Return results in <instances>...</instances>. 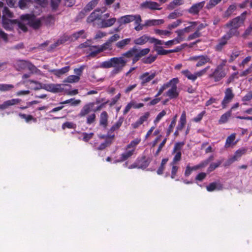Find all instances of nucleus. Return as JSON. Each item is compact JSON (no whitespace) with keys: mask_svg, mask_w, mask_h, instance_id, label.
Masks as SVG:
<instances>
[{"mask_svg":"<svg viewBox=\"0 0 252 252\" xmlns=\"http://www.w3.org/2000/svg\"><path fill=\"white\" fill-rule=\"evenodd\" d=\"M13 14L6 7L2 11V24L3 27L6 30H11L14 26L17 24L22 31L25 32L27 31V25H29L34 29H37L41 25V21L39 19L33 15L26 14L22 15V21L18 22L17 20L12 19Z\"/></svg>","mask_w":252,"mask_h":252,"instance_id":"nucleus-1","label":"nucleus"},{"mask_svg":"<svg viewBox=\"0 0 252 252\" xmlns=\"http://www.w3.org/2000/svg\"><path fill=\"white\" fill-rule=\"evenodd\" d=\"M246 14V12L243 13L240 16L233 19L226 24V26L230 28V31L228 32H231L233 35L238 34L236 29L243 24Z\"/></svg>","mask_w":252,"mask_h":252,"instance_id":"nucleus-2","label":"nucleus"},{"mask_svg":"<svg viewBox=\"0 0 252 252\" xmlns=\"http://www.w3.org/2000/svg\"><path fill=\"white\" fill-rule=\"evenodd\" d=\"M179 80L178 78H174L170 80V89L164 94V95L169 97L170 99L175 98L179 95V91L177 88V84Z\"/></svg>","mask_w":252,"mask_h":252,"instance_id":"nucleus-3","label":"nucleus"},{"mask_svg":"<svg viewBox=\"0 0 252 252\" xmlns=\"http://www.w3.org/2000/svg\"><path fill=\"white\" fill-rule=\"evenodd\" d=\"M197 23L196 22H190V25L180 30L176 31L175 32L177 34V36L175 38L177 40V42L179 43L185 40V34L189 33L193 31L197 25Z\"/></svg>","mask_w":252,"mask_h":252,"instance_id":"nucleus-4","label":"nucleus"},{"mask_svg":"<svg viewBox=\"0 0 252 252\" xmlns=\"http://www.w3.org/2000/svg\"><path fill=\"white\" fill-rule=\"evenodd\" d=\"M113 67L114 69L111 73L113 75H115L120 72L125 66L127 60L124 59L123 57L113 58Z\"/></svg>","mask_w":252,"mask_h":252,"instance_id":"nucleus-5","label":"nucleus"},{"mask_svg":"<svg viewBox=\"0 0 252 252\" xmlns=\"http://www.w3.org/2000/svg\"><path fill=\"white\" fill-rule=\"evenodd\" d=\"M187 61L196 62L195 66L197 67H201L207 63L211 62V59L207 55H199L190 56L187 59Z\"/></svg>","mask_w":252,"mask_h":252,"instance_id":"nucleus-6","label":"nucleus"},{"mask_svg":"<svg viewBox=\"0 0 252 252\" xmlns=\"http://www.w3.org/2000/svg\"><path fill=\"white\" fill-rule=\"evenodd\" d=\"M110 17V13H107L101 15V21L97 23L98 26L100 28H107L112 26L116 22V18L113 17L106 19Z\"/></svg>","mask_w":252,"mask_h":252,"instance_id":"nucleus-7","label":"nucleus"},{"mask_svg":"<svg viewBox=\"0 0 252 252\" xmlns=\"http://www.w3.org/2000/svg\"><path fill=\"white\" fill-rule=\"evenodd\" d=\"M155 42H159L158 39L154 37H151L147 34H143L136 38L133 41L135 44L139 45H142L148 42L150 43H153L154 44Z\"/></svg>","mask_w":252,"mask_h":252,"instance_id":"nucleus-8","label":"nucleus"},{"mask_svg":"<svg viewBox=\"0 0 252 252\" xmlns=\"http://www.w3.org/2000/svg\"><path fill=\"white\" fill-rule=\"evenodd\" d=\"M94 102H89L86 104L81 109L78 116L79 117H86L91 114L90 113L92 112L93 113L98 111L99 108H94Z\"/></svg>","mask_w":252,"mask_h":252,"instance_id":"nucleus-9","label":"nucleus"},{"mask_svg":"<svg viewBox=\"0 0 252 252\" xmlns=\"http://www.w3.org/2000/svg\"><path fill=\"white\" fill-rule=\"evenodd\" d=\"M40 87L38 89H44L48 92L54 93H60L63 91V89L62 87V84H39Z\"/></svg>","mask_w":252,"mask_h":252,"instance_id":"nucleus-10","label":"nucleus"},{"mask_svg":"<svg viewBox=\"0 0 252 252\" xmlns=\"http://www.w3.org/2000/svg\"><path fill=\"white\" fill-rule=\"evenodd\" d=\"M106 11L105 8H96L94 11L87 18L88 23H93L95 21H97L99 23L101 19V14Z\"/></svg>","mask_w":252,"mask_h":252,"instance_id":"nucleus-11","label":"nucleus"},{"mask_svg":"<svg viewBox=\"0 0 252 252\" xmlns=\"http://www.w3.org/2000/svg\"><path fill=\"white\" fill-rule=\"evenodd\" d=\"M247 151V149L246 148L239 149L235 152L234 155L227 160L225 165L226 166L229 165L234 161L238 160L243 155L246 153Z\"/></svg>","mask_w":252,"mask_h":252,"instance_id":"nucleus-12","label":"nucleus"},{"mask_svg":"<svg viewBox=\"0 0 252 252\" xmlns=\"http://www.w3.org/2000/svg\"><path fill=\"white\" fill-rule=\"evenodd\" d=\"M157 73L156 71H151L150 72H146L142 74L139 76V79L141 81V84L142 86H145L147 83L152 80L157 75Z\"/></svg>","mask_w":252,"mask_h":252,"instance_id":"nucleus-13","label":"nucleus"},{"mask_svg":"<svg viewBox=\"0 0 252 252\" xmlns=\"http://www.w3.org/2000/svg\"><path fill=\"white\" fill-rule=\"evenodd\" d=\"M15 66L18 70L28 68L32 71H34L36 69L35 66L26 61H20L17 62L15 63Z\"/></svg>","mask_w":252,"mask_h":252,"instance_id":"nucleus-14","label":"nucleus"},{"mask_svg":"<svg viewBox=\"0 0 252 252\" xmlns=\"http://www.w3.org/2000/svg\"><path fill=\"white\" fill-rule=\"evenodd\" d=\"M225 95L221 102V105L223 108H225L227 104L229 103L234 96L232 90L230 88H227L225 91Z\"/></svg>","mask_w":252,"mask_h":252,"instance_id":"nucleus-15","label":"nucleus"},{"mask_svg":"<svg viewBox=\"0 0 252 252\" xmlns=\"http://www.w3.org/2000/svg\"><path fill=\"white\" fill-rule=\"evenodd\" d=\"M107 44H103L100 46H91L89 47V50H87V53H89V56L90 57H94L100 52L107 50L105 48Z\"/></svg>","mask_w":252,"mask_h":252,"instance_id":"nucleus-16","label":"nucleus"},{"mask_svg":"<svg viewBox=\"0 0 252 252\" xmlns=\"http://www.w3.org/2000/svg\"><path fill=\"white\" fill-rule=\"evenodd\" d=\"M231 32H228L219 40L218 43L216 45L215 49L217 51H220L226 44L227 41L232 37Z\"/></svg>","mask_w":252,"mask_h":252,"instance_id":"nucleus-17","label":"nucleus"},{"mask_svg":"<svg viewBox=\"0 0 252 252\" xmlns=\"http://www.w3.org/2000/svg\"><path fill=\"white\" fill-rule=\"evenodd\" d=\"M224 65V63L219 64L213 72V76L215 78L216 81H219L225 76L226 73L223 70Z\"/></svg>","mask_w":252,"mask_h":252,"instance_id":"nucleus-18","label":"nucleus"},{"mask_svg":"<svg viewBox=\"0 0 252 252\" xmlns=\"http://www.w3.org/2000/svg\"><path fill=\"white\" fill-rule=\"evenodd\" d=\"M158 42H155L154 43V49L159 55H165L169 53H172L175 50H166L163 49L162 46H158V45H163V41L158 39Z\"/></svg>","mask_w":252,"mask_h":252,"instance_id":"nucleus-19","label":"nucleus"},{"mask_svg":"<svg viewBox=\"0 0 252 252\" xmlns=\"http://www.w3.org/2000/svg\"><path fill=\"white\" fill-rule=\"evenodd\" d=\"M140 6L143 8H148L151 10H160V5L155 1L146 0L141 3Z\"/></svg>","mask_w":252,"mask_h":252,"instance_id":"nucleus-20","label":"nucleus"},{"mask_svg":"<svg viewBox=\"0 0 252 252\" xmlns=\"http://www.w3.org/2000/svg\"><path fill=\"white\" fill-rule=\"evenodd\" d=\"M134 18H135V15H126L118 18L117 22L119 26H121L133 22L134 20Z\"/></svg>","mask_w":252,"mask_h":252,"instance_id":"nucleus-21","label":"nucleus"},{"mask_svg":"<svg viewBox=\"0 0 252 252\" xmlns=\"http://www.w3.org/2000/svg\"><path fill=\"white\" fill-rule=\"evenodd\" d=\"M134 152L133 150H130L126 148V151L121 154L120 157L119 158L115 160L114 162H120L126 160L133 154Z\"/></svg>","mask_w":252,"mask_h":252,"instance_id":"nucleus-22","label":"nucleus"},{"mask_svg":"<svg viewBox=\"0 0 252 252\" xmlns=\"http://www.w3.org/2000/svg\"><path fill=\"white\" fill-rule=\"evenodd\" d=\"M205 4V1H203L193 4L188 10L189 13L192 14H197L203 7Z\"/></svg>","mask_w":252,"mask_h":252,"instance_id":"nucleus-23","label":"nucleus"},{"mask_svg":"<svg viewBox=\"0 0 252 252\" xmlns=\"http://www.w3.org/2000/svg\"><path fill=\"white\" fill-rule=\"evenodd\" d=\"M149 116L150 114L149 112L144 113V114L141 116L135 122L131 124L132 128H137L139 127L144 122L148 120Z\"/></svg>","mask_w":252,"mask_h":252,"instance_id":"nucleus-24","label":"nucleus"},{"mask_svg":"<svg viewBox=\"0 0 252 252\" xmlns=\"http://www.w3.org/2000/svg\"><path fill=\"white\" fill-rule=\"evenodd\" d=\"M21 99L19 98H13L4 101L2 104H0V109L4 110L10 106L15 105L19 103Z\"/></svg>","mask_w":252,"mask_h":252,"instance_id":"nucleus-25","label":"nucleus"},{"mask_svg":"<svg viewBox=\"0 0 252 252\" xmlns=\"http://www.w3.org/2000/svg\"><path fill=\"white\" fill-rule=\"evenodd\" d=\"M236 136V134L233 133L227 137L224 145L226 148L233 147L236 144L237 142L235 141Z\"/></svg>","mask_w":252,"mask_h":252,"instance_id":"nucleus-26","label":"nucleus"},{"mask_svg":"<svg viewBox=\"0 0 252 252\" xmlns=\"http://www.w3.org/2000/svg\"><path fill=\"white\" fill-rule=\"evenodd\" d=\"M164 20L162 19H151L145 21L144 25L146 27L158 26L163 24Z\"/></svg>","mask_w":252,"mask_h":252,"instance_id":"nucleus-27","label":"nucleus"},{"mask_svg":"<svg viewBox=\"0 0 252 252\" xmlns=\"http://www.w3.org/2000/svg\"><path fill=\"white\" fill-rule=\"evenodd\" d=\"M70 69L69 66H66L63 67L61 69H52L50 70V72L54 73V75L58 77H60L61 75L65 74V73L68 72Z\"/></svg>","mask_w":252,"mask_h":252,"instance_id":"nucleus-28","label":"nucleus"},{"mask_svg":"<svg viewBox=\"0 0 252 252\" xmlns=\"http://www.w3.org/2000/svg\"><path fill=\"white\" fill-rule=\"evenodd\" d=\"M149 163V162L148 160L145 158H143L140 160L138 161V164H134L133 165H131L129 167V168H134L136 167H138L139 168H145L148 166Z\"/></svg>","mask_w":252,"mask_h":252,"instance_id":"nucleus-29","label":"nucleus"},{"mask_svg":"<svg viewBox=\"0 0 252 252\" xmlns=\"http://www.w3.org/2000/svg\"><path fill=\"white\" fill-rule=\"evenodd\" d=\"M87 37L86 33L84 30H81L77 32H74L70 36V40L73 41L79 38H85Z\"/></svg>","mask_w":252,"mask_h":252,"instance_id":"nucleus-30","label":"nucleus"},{"mask_svg":"<svg viewBox=\"0 0 252 252\" xmlns=\"http://www.w3.org/2000/svg\"><path fill=\"white\" fill-rule=\"evenodd\" d=\"M108 116L106 111H103L100 115L99 124L100 126L106 127L108 124Z\"/></svg>","mask_w":252,"mask_h":252,"instance_id":"nucleus-31","label":"nucleus"},{"mask_svg":"<svg viewBox=\"0 0 252 252\" xmlns=\"http://www.w3.org/2000/svg\"><path fill=\"white\" fill-rule=\"evenodd\" d=\"M154 32L156 34L159 35L162 38L168 37L171 34V32L169 31L160 30L158 29H154Z\"/></svg>","mask_w":252,"mask_h":252,"instance_id":"nucleus-32","label":"nucleus"},{"mask_svg":"<svg viewBox=\"0 0 252 252\" xmlns=\"http://www.w3.org/2000/svg\"><path fill=\"white\" fill-rule=\"evenodd\" d=\"M120 38V36L119 34L116 33L111 36L108 40L107 42L104 43V44H107V45H106L105 48L106 49H111V43L112 42H115L117 41L118 39Z\"/></svg>","mask_w":252,"mask_h":252,"instance_id":"nucleus-33","label":"nucleus"},{"mask_svg":"<svg viewBox=\"0 0 252 252\" xmlns=\"http://www.w3.org/2000/svg\"><path fill=\"white\" fill-rule=\"evenodd\" d=\"M186 123V113L185 111L183 112L178 125L177 127V130H182Z\"/></svg>","mask_w":252,"mask_h":252,"instance_id":"nucleus-34","label":"nucleus"},{"mask_svg":"<svg viewBox=\"0 0 252 252\" xmlns=\"http://www.w3.org/2000/svg\"><path fill=\"white\" fill-rule=\"evenodd\" d=\"M206 189L208 191H212L215 190H220L222 189V187L220 184L213 183L207 186Z\"/></svg>","mask_w":252,"mask_h":252,"instance_id":"nucleus-35","label":"nucleus"},{"mask_svg":"<svg viewBox=\"0 0 252 252\" xmlns=\"http://www.w3.org/2000/svg\"><path fill=\"white\" fill-rule=\"evenodd\" d=\"M32 4L31 0H20L19 1V6L22 9L28 8Z\"/></svg>","mask_w":252,"mask_h":252,"instance_id":"nucleus-36","label":"nucleus"},{"mask_svg":"<svg viewBox=\"0 0 252 252\" xmlns=\"http://www.w3.org/2000/svg\"><path fill=\"white\" fill-rule=\"evenodd\" d=\"M157 55L150 54L147 57L143 58L142 59V63L146 64L153 63L157 59Z\"/></svg>","mask_w":252,"mask_h":252,"instance_id":"nucleus-37","label":"nucleus"},{"mask_svg":"<svg viewBox=\"0 0 252 252\" xmlns=\"http://www.w3.org/2000/svg\"><path fill=\"white\" fill-rule=\"evenodd\" d=\"M80 80V77L79 76H76L74 75H71L68 76L64 81V82L69 83H73L78 82Z\"/></svg>","mask_w":252,"mask_h":252,"instance_id":"nucleus-38","label":"nucleus"},{"mask_svg":"<svg viewBox=\"0 0 252 252\" xmlns=\"http://www.w3.org/2000/svg\"><path fill=\"white\" fill-rule=\"evenodd\" d=\"M131 41V38H128L123 39L121 41H118L116 46L117 47L119 48H123L125 47L126 45H128L130 42Z\"/></svg>","mask_w":252,"mask_h":252,"instance_id":"nucleus-39","label":"nucleus"},{"mask_svg":"<svg viewBox=\"0 0 252 252\" xmlns=\"http://www.w3.org/2000/svg\"><path fill=\"white\" fill-rule=\"evenodd\" d=\"M140 142L141 138H136L130 142V143L127 146V148L130 150H133L134 152L135 147Z\"/></svg>","mask_w":252,"mask_h":252,"instance_id":"nucleus-40","label":"nucleus"},{"mask_svg":"<svg viewBox=\"0 0 252 252\" xmlns=\"http://www.w3.org/2000/svg\"><path fill=\"white\" fill-rule=\"evenodd\" d=\"M113 137L114 135H113L112 136H108L105 142L101 143L98 148V149L99 150H102L104 149L106 147H107L108 146H109V145H110L112 142Z\"/></svg>","mask_w":252,"mask_h":252,"instance_id":"nucleus-41","label":"nucleus"},{"mask_svg":"<svg viewBox=\"0 0 252 252\" xmlns=\"http://www.w3.org/2000/svg\"><path fill=\"white\" fill-rule=\"evenodd\" d=\"M184 3V0H173L168 4V8L169 9H173L176 6L182 5Z\"/></svg>","mask_w":252,"mask_h":252,"instance_id":"nucleus-42","label":"nucleus"},{"mask_svg":"<svg viewBox=\"0 0 252 252\" xmlns=\"http://www.w3.org/2000/svg\"><path fill=\"white\" fill-rule=\"evenodd\" d=\"M19 116L22 119H25L27 123H29L31 121H32L33 122H36L37 121L36 118H34L31 115H26L25 114L20 113Z\"/></svg>","mask_w":252,"mask_h":252,"instance_id":"nucleus-43","label":"nucleus"},{"mask_svg":"<svg viewBox=\"0 0 252 252\" xmlns=\"http://www.w3.org/2000/svg\"><path fill=\"white\" fill-rule=\"evenodd\" d=\"M86 117V123L87 125H90L94 124L96 119V115L95 112L92 113Z\"/></svg>","mask_w":252,"mask_h":252,"instance_id":"nucleus-44","label":"nucleus"},{"mask_svg":"<svg viewBox=\"0 0 252 252\" xmlns=\"http://www.w3.org/2000/svg\"><path fill=\"white\" fill-rule=\"evenodd\" d=\"M181 73L189 80H191L192 81H195L194 73H192L189 70L186 69L182 70Z\"/></svg>","mask_w":252,"mask_h":252,"instance_id":"nucleus-45","label":"nucleus"},{"mask_svg":"<svg viewBox=\"0 0 252 252\" xmlns=\"http://www.w3.org/2000/svg\"><path fill=\"white\" fill-rule=\"evenodd\" d=\"M98 1L99 0H92L90 1L85 7V10L89 11L93 9L97 4Z\"/></svg>","mask_w":252,"mask_h":252,"instance_id":"nucleus-46","label":"nucleus"},{"mask_svg":"<svg viewBox=\"0 0 252 252\" xmlns=\"http://www.w3.org/2000/svg\"><path fill=\"white\" fill-rule=\"evenodd\" d=\"M231 115V111L229 110L226 112L225 113L223 114L220 117V118L219 120V122L220 123H226L228 119L230 118V117Z\"/></svg>","mask_w":252,"mask_h":252,"instance_id":"nucleus-47","label":"nucleus"},{"mask_svg":"<svg viewBox=\"0 0 252 252\" xmlns=\"http://www.w3.org/2000/svg\"><path fill=\"white\" fill-rule=\"evenodd\" d=\"M113 58H111L110 59L103 62L100 64V66L103 68H111L113 67Z\"/></svg>","mask_w":252,"mask_h":252,"instance_id":"nucleus-48","label":"nucleus"},{"mask_svg":"<svg viewBox=\"0 0 252 252\" xmlns=\"http://www.w3.org/2000/svg\"><path fill=\"white\" fill-rule=\"evenodd\" d=\"M241 51L236 49L233 50L230 56V59L229 60V62H232L234 60H235L240 55Z\"/></svg>","mask_w":252,"mask_h":252,"instance_id":"nucleus-49","label":"nucleus"},{"mask_svg":"<svg viewBox=\"0 0 252 252\" xmlns=\"http://www.w3.org/2000/svg\"><path fill=\"white\" fill-rule=\"evenodd\" d=\"M133 50L134 52L132 54V61L133 63H135L140 59V57L139 54L138 49L136 47H133Z\"/></svg>","mask_w":252,"mask_h":252,"instance_id":"nucleus-50","label":"nucleus"},{"mask_svg":"<svg viewBox=\"0 0 252 252\" xmlns=\"http://www.w3.org/2000/svg\"><path fill=\"white\" fill-rule=\"evenodd\" d=\"M14 88V86L11 84H0V91L6 92L11 90Z\"/></svg>","mask_w":252,"mask_h":252,"instance_id":"nucleus-51","label":"nucleus"},{"mask_svg":"<svg viewBox=\"0 0 252 252\" xmlns=\"http://www.w3.org/2000/svg\"><path fill=\"white\" fill-rule=\"evenodd\" d=\"M210 67L209 66L206 67L202 70H200L198 71H197L194 73V76H195V80L198 78L203 76L205 73L207 72V71L209 69Z\"/></svg>","mask_w":252,"mask_h":252,"instance_id":"nucleus-52","label":"nucleus"},{"mask_svg":"<svg viewBox=\"0 0 252 252\" xmlns=\"http://www.w3.org/2000/svg\"><path fill=\"white\" fill-rule=\"evenodd\" d=\"M236 6L234 4H232L229 6L225 12V16H230L236 10Z\"/></svg>","mask_w":252,"mask_h":252,"instance_id":"nucleus-53","label":"nucleus"},{"mask_svg":"<svg viewBox=\"0 0 252 252\" xmlns=\"http://www.w3.org/2000/svg\"><path fill=\"white\" fill-rule=\"evenodd\" d=\"M166 114V112L164 110L161 111L156 117L154 121V123L156 126L161 119Z\"/></svg>","mask_w":252,"mask_h":252,"instance_id":"nucleus-54","label":"nucleus"},{"mask_svg":"<svg viewBox=\"0 0 252 252\" xmlns=\"http://www.w3.org/2000/svg\"><path fill=\"white\" fill-rule=\"evenodd\" d=\"M123 119H120L116 123H115L111 128V130L114 131L118 130L122 126L123 123Z\"/></svg>","mask_w":252,"mask_h":252,"instance_id":"nucleus-55","label":"nucleus"},{"mask_svg":"<svg viewBox=\"0 0 252 252\" xmlns=\"http://www.w3.org/2000/svg\"><path fill=\"white\" fill-rule=\"evenodd\" d=\"M76 125L72 122H67L63 123L62 125V128L65 129V128H75Z\"/></svg>","mask_w":252,"mask_h":252,"instance_id":"nucleus-56","label":"nucleus"},{"mask_svg":"<svg viewBox=\"0 0 252 252\" xmlns=\"http://www.w3.org/2000/svg\"><path fill=\"white\" fill-rule=\"evenodd\" d=\"M208 163V161H204L200 163H199L198 165H196L195 166L191 167V169L192 171H196L198 170L200 168H201L205 166H206Z\"/></svg>","mask_w":252,"mask_h":252,"instance_id":"nucleus-57","label":"nucleus"},{"mask_svg":"<svg viewBox=\"0 0 252 252\" xmlns=\"http://www.w3.org/2000/svg\"><path fill=\"white\" fill-rule=\"evenodd\" d=\"M91 44V41L88 40L86 42H85L82 44H81L79 46V48H81V49H86L85 50V51H86L87 52V50H88V51H89V47H91V46H90Z\"/></svg>","mask_w":252,"mask_h":252,"instance_id":"nucleus-58","label":"nucleus"},{"mask_svg":"<svg viewBox=\"0 0 252 252\" xmlns=\"http://www.w3.org/2000/svg\"><path fill=\"white\" fill-rule=\"evenodd\" d=\"M175 155L173 158V161L171 163V164H175V163L180 161L181 158V151H178L175 152Z\"/></svg>","mask_w":252,"mask_h":252,"instance_id":"nucleus-59","label":"nucleus"},{"mask_svg":"<svg viewBox=\"0 0 252 252\" xmlns=\"http://www.w3.org/2000/svg\"><path fill=\"white\" fill-rule=\"evenodd\" d=\"M184 145V142H178L175 144L173 153L181 151V150Z\"/></svg>","mask_w":252,"mask_h":252,"instance_id":"nucleus-60","label":"nucleus"},{"mask_svg":"<svg viewBox=\"0 0 252 252\" xmlns=\"http://www.w3.org/2000/svg\"><path fill=\"white\" fill-rule=\"evenodd\" d=\"M178 43H179L177 42V40H176L175 38L166 42L163 41V44L167 47H170L173 45L177 44Z\"/></svg>","mask_w":252,"mask_h":252,"instance_id":"nucleus-61","label":"nucleus"},{"mask_svg":"<svg viewBox=\"0 0 252 252\" xmlns=\"http://www.w3.org/2000/svg\"><path fill=\"white\" fill-rule=\"evenodd\" d=\"M107 35V33L104 32H102L101 31H99L96 32L95 36H94V39H100L102 38Z\"/></svg>","mask_w":252,"mask_h":252,"instance_id":"nucleus-62","label":"nucleus"},{"mask_svg":"<svg viewBox=\"0 0 252 252\" xmlns=\"http://www.w3.org/2000/svg\"><path fill=\"white\" fill-rule=\"evenodd\" d=\"M139 54L140 55V58H141L143 56H144L150 52V49L149 48H144L142 49H138Z\"/></svg>","mask_w":252,"mask_h":252,"instance_id":"nucleus-63","label":"nucleus"},{"mask_svg":"<svg viewBox=\"0 0 252 252\" xmlns=\"http://www.w3.org/2000/svg\"><path fill=\"white\" fill-rule=\"evenodd\" d=\"M182 23V21L180 20H178L172 23V24L169 25L168 26V28L169 29H172L175 28L179 26Z\"/></svg>","mask_w":252,"mask_h":252,"instance_id":"nucleus-64","label":"nucleus"}]
</instances>
